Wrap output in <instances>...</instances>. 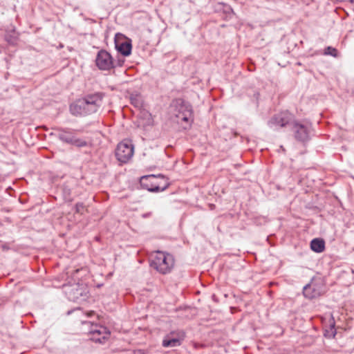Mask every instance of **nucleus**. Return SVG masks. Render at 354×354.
Wrapping results in <instances>:
<instances>
[{"label": "nucleus", "instance_id": "obj_1", "mask_svg": "<svg viewBox=\"0 0 354 354\" xmlns=\"http://www.w3.org/2000/svg\"><path fill=\"white\" fill-rule=\"evenodd\" d=\"M151 258V266L161 274H167L174 268V259L169 253L157 251L152 255Z\"/></svg>", "mask_w": 354, "mask_h": 354}, {"label": "nucleus", "instance_id": "obj_2", "mask_svg": "<svg viewBox=\"0 0 354 354\" xmlns=\"http://www.w3.org/2000/svg\"><path fill=\"white\" fill-rule=\"evenodd\" d=\"M140 183L151 192L163 191L169 186L167 179L161 175L158 177L154 175L142 176L140 178Z\"/></svg>", "mask_w": 354, "mask_h": 354}, {"label": "nucleus", "instance_id": "obj_3", "mask_svg": "<svg viewBox=\"0 0 354 354\" xmlns=\"http://www.w3.org/2000/svg\"><path fill=\"white\" fill-rule=\"evenodd\" d=\"M133 155V147L130 140H124L118 145L115 156L120 162H127L132 158Z\"/></svg>", "mask_w": 354, "mask_h": 354}, {"label": "nucleus", "instance_id": "obj_4", "mask_svg": "<svg viewBox=\"0 0 354 354\" xmlns=\"http://www.w3.org/2000/svg\"><path fill=\"white\" fill-rule=\"evenodd\" d=\"M95 65L101 71H109L114 67L113 58L106 50H100L95 57Z\"/></svg>", "mask_w": 354, "mask_h": 354}, {"label": "nucleus", "instance_id": "obj_5", "mask_svg": "<svg viewBox=\"0 0 354 354\" xmlns=\"http://www.w3.org/2000/svg\"><path fill=\"white\" fill-rule=\"evenodd\" d=\"M295 138L302 142L310 139L312 131L311 125L309 123L295 122L292 127Z\"/></svg>", "mask_w": 354, "mask_h": 354}, {"label": "nucleus", "instance_id": "obj_6", "mask_svg": "<svg viewBox=\"0 0 354 354\" xmlns=\"http://www.w3.org/2000/svg\"><path fill=\"white\" fill-rule=\"evenodd\" d=\"M109 332L106 327L101 325H90V340L102 343L104 341L109 338Z\"/></svg>", "mask_w": 354, "mask_h": 354}, {"label": "nucleus", "instance_id": "obj_7", "mask_svg": "<svg viewBox=\"0 0 354 354\" xmlns=\"http://www.w3.org/2000/svg\"><path fill=\"white\" fill-rule=\"evenodd\" d=\"M175 107L176 112L174 114L177 119V122L179 123L182 121L189 122L192 119V111L189 104L181 102L180 103H177Z\"/></svg>", "mask_w": 354, "mask_h": 354}, {"label": "nucleus", "instance_id": "obj_8", "mask_svg": "<svg viewBox=\"0 0 354 354\" xmlns=\"http://www.w3.org/2000/svg\"><path fill=\"white\" fill-rule=\"evenodd\" d=\"M184 337L185 334L183 331L171 332L165 337L162 341V346L164 347L178 346L180 344Z\"/></svg>", "mask_w": 354, "mask_h": 354}, {"label": "nucleus", "instance_id": "obj_9", "mask_svg": "<svg viewBox=\"0 0 354 354\" xmlns=\"http://www.w3.org/2000/svg\"><path fill=\"white\" fill-rule=\"evenodd\" d=\"M324 292L323 285L321 283H317L314 281L304 286L303 291L304 296L309 299L316 298L322 295Z\"/></svg>", "mask_w": 354, "mask_h": 354}, {"label": "nucleus", "instance_id": "obj_10", "mask_svg": "<svg viewBox=\"0 0 354 354\" xmlns=\"http://www.w3.org/2000/svg\"><path fill=\"white\" fill-rule=\"evenodd\" d=\"M88 100L87 98L79 99L70 106L71 113L74 115H86Z\"/></svg>", "mask_w": 354, "mask_h": 354}, {"label": "nucleus", "instance_id": "obj_11", "mask_svg": "<svg viewBox=\"0 0 354 354\" xmlns=\"http://www.w3.org/2000/svg\"><path fill=\"white\" fill-rule=\"evenodd\" d=\"M290 115L287 113H282L273 117L269 122L271 128L277 129L283 127L289 123Z\"/></svg>", "mask_w": 354, "mask_h": 354}, {"label": "nucleus", "instance_id": "obj_12", "mask_svg": "<svg viewBox=\"0 0 354 354\" xmlns=\"http://www.w3.org/2000/svg\"><path fill=\"white\" fill-rule=\"evenodd\" d=\"M53 129L57 131V133H50V136H55L62 142L71 145L74 135L72 132L70 131L68 129H63L59 127H55Z\"/></svg>", "mask_w": 354, "mask_h": 354}, {"label": "nucleus", "instance_id": "obj_13", "mask_svg": "<svg viewBox=\"0 0 354 354\" xmlns=\"http://www.w3.org/2000/svg\"><path fill=\"white\" fill-rule=\"evenodd\" d=\"M102 104V94L101 93H95L90 95V113L97 112Z\"/></svg>", "mask_w": 354, "mask_h": 354}, {"label": "nucleus", "instance_id": "obj_14", "mask_svg": "<svg viewBox=\"0 0 354 354\" xmlns=\"http://www.w3.org/2000/svg\"><path fill=\"white\" fill-rule=\"evenodd\" d=\"M118 50L124 56H128L131 52V44L129 41H124L116 44Z\"/></svg>", "mask_w": 354, "mask_h": 354}, {"label": "nucleus", "instance_id": "obj_15", "mask_svg": "<svg viewBox=\"0 0 354 354\" xmlns=\"http://www.w3.org/2000/svg\"><path fill=\"white\" fill-rule=\"evenodd\" d=\"M324 241L319 239H315L310 243V248L316 252H322L324 250Z\"/></svg>", "mask_w": 354, "mask_h": 354}, {"label": "nucleus", "instance_id": "obj_16", "mask_svg": "<svg viewBox=\"0 0 354 354\" xmlns=\"http://www.w3.org/2000/svg\"><path fill=\"white\" fill-rule=\"evenodd\" d=\"M131 104L136 108H141L143 104L142 96L138 93H133L130 95Z\"/></svg>", "mask_w": 354, "mask_h": 354}, {"label": "nucleus", "instance_id": "obj_17", "mask_svg": "<svg viewBox=\"0 0 354 354\" xmlns=\"http://www.w3.org/2000/svg\"><path fill=\"white\" fill-rule=\"evenodd\" d=\"M71 145L78 147H85L87 145V142L85 140L76 138L75 136L73 139Z\"/></svg>", "mask_w": 354, "mask_h": 354}, {"label": "nucleus", "instance_id": "obj_18", "mask_svg": "<svg viewBox=\"0 0 354 354\" xmlns=\"http://www.w3.org/2000/svg\"><path fill=\"white\" fill-rule=\"evenodd\" d=\"M324 55H331L334 57H337L338 56V53L336 48L331 46H328L324 50Z\"/></svg>", "mask_w": 354, "mask_h": 354}, {"label": "nucleus", "instance_id": "obj_19", "mask_svg": "<svg viewBox=\"0 0 354 354\" xmlns=\"http://www.w3.org/2000/svg\"><path fill=\"white\" fill-rule=\"evenodd\" d=\"M5 39L8 41V43L14 45L17 41V37L12 35L11 33H6L5 35Z\"/></svg>", "mask_w": 354, "mask_h": 354}, {"label": "nucleus", "instance_id": "obj_20", "mask_svg": "<svg viewBox=\"0 0 354 354\" xmlns=\"http://www.w3.org/2000/svg\"><path fill=\"white\" fill-rule=\"evenodd\" d=\"M142 114L147 119L146 122L142 123V125L143 126L151 125L152 124V119H151V115L147 112H143Z\"/></svg>", "mask_w": 354, "mask_h": 354}, {"label": "nucleus", "instance_id": "obj_21", "mask_svg": "<svg viewBox=\"0 0 354 354\" xmlns=\"http://www.w3.org/2000/svg\"><path fill=\"white\" fill-rule=\"evenodd\" d=\"M330 326H331V328H330L331 335L333 337H335L336 332H335V321H334V318L333 317H331Z\"/></svg>", "mask_w": 354, "mask_h": 354}, {"label": "nucleus", "instance_id": "obj_22", "mask_svg": "<svg viewBox=\"0 0 354 354\" xmlns=\"http://www.w3.org/2000/svg\"><path fill=\"white\" fill-rule=\"evenodd\" d=\"M72 312H76V313H80V314L82 313L80 308H75V309H74L73 310H68L67 312V315H70Z\"/></svg>", "mask_w": 354, "mask_h": 354}, {"label": "nucleus", "instance_id": "obj_23", "mask_svg": "<svg viewBox=\"0 0 354 354\" xmlns=\"http://www.w3.org/2000/svg\"><path fill=\"white\" fill-rule=\"evenodd\" d=\"M151 215V212H149V213H147V214H144L142 215V217H144V218H147V217L150 216Z\"/></svg>", "mask_w": 354, "mask_h": 354}, {"label": "nucleus", "instance_id": "obj_24", "mask_svg": "<svg viewBox=\"0 0 354 354\" xmlns=\"http://www.w3.org/2000/svg\"><path fill=\"white\" fill-rule=\"evenodd\" d=\"M134 354H144V352L142 350H138L134 352Z\"/></svg>", "mask_w": 354, "mask_h": 354}, {"label": "nucleus", "instance_id": "obj_25", "mask_svg": "<svg viewBox=\"0 0 354 354\" xmlns=\"http://www.w3.org/2000/svg\"><path fill=\"white\" fill-rule=\"evenodd\" d=\"M80 322H81V324H84L86 323V321L80 319Z\"/></svg>", "mask_w": 354, "mask_h": 354}, {"label": "nucleus", "instance_id": "obj_26", "mask_svg": "<svg viewBox=\"0 0 354 354\" xmlns=\"http://www.w3.org/2000/svg\"><path fill=\"white\" fill-rule=\"evenodd\" d=\"M92 313H93V312L90 311V313H89V315H90V317H91V315H92Z\"/></svg>", "mask_w": 354, "mask_h": 354}, {"label": "nucleus", "instance_id": "obj_27", "mask_svg": "<svg viewBox=\"0 0 354 354\" xmlns=\"http://www.w3.org/2000/svg\"><path fill=\"white\" fill-rule=\"evenodd\" d=\"M86 316H88V313H85Z\"/></svg>", "mask_w": 354, "mask_h": 354}]
</instances>
